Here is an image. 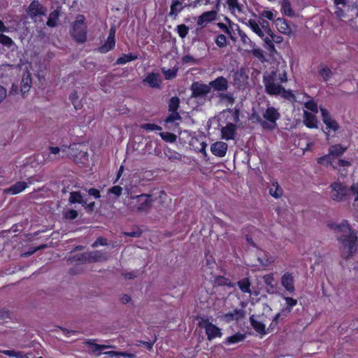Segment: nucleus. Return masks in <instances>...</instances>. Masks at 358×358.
Returning a JSON list of instances; mask_svg holds the SVG:
<instances>
[{"label": "nucleus", "mask_w": 358, "mask_h": 358, "mask_svg": "<svg viewBox=\"0 0 358 358\" xmlns=\"http://www.w3.org/2000/svg\"><path fill=\"white\" fill-rule=\"evenodd\" d=\"M287 81L285 70L275 69L271 72H266L263 76L264 92L269 96H280L281 98L291 102L296 101V96L289 89L286 90L282 83Z\"/></svg>", "instance_id": "1"}, {"label": "nucleus", "mask_w": 358, "mask_h": 358, "mask_svg": "<svg viewBox=\"0 0 358 358\" xmlns=\"http://www.w3.org/2000/svg\"><path fill=\"white\" fill-rule=\"evenodd\" d=\"M328 227L334 231L342 234L338 238L343 248L341 257L345 260L351 258L358 248L357 232L350 227L346 220H343L340 224L329 223Z\"/></svg>", "instance_id": "2"}, {"label": "nucleus", "mask_w": 358, "mask_h": 358, "mask_svg": "<svg viewBox=\"0 0 358 358\" xmlns=\"http://www.w3.org/2000/svg\"><path fill=\"white\" fill-rule=\"evenodd\" d=\"M155 199L150 194L131 195L129 207L132 212L147 215L150 213Z\"/></svg>", "instance_id": "3"}, {"label": "nucleus", "mask_w": 358, "mask_h": 358, "mask_svg": "<svg viewBox=\"0 0 358 358\" xmlns=\"http://www.w3.org/2000/svg\"><path fill=\"white\" fill-rule=\"evenodd\" d=\"M263 118L257 115L256 120L261 127L266 130H273L277 127V121L280 118V113L278 109L273 106H268L264 112Z\"/></svg>", "instance_id": "4"}, {"label": "nucleus", "mask_w": 358, "mask_h": 358, "mask_svg": "<svg viewBox=\"0 0 358 358\" xmlns=\"http://www.w3.org/2000/svg\"><path fill=\"white\" fill-rule=\"evenodd\" d=\"M85 17L78 15L75 22L71 24V34L73 39L79 43H84L87 38V27Z\"/></svg>", "instance_id": "5"}, {"label": "nucleus", "mask_w": 358, "mask_h": 358, "mask_svg": "<svg viewBox=\"0 0 358 358\" xmlns=\"http://www.w3.org/2000/svg\"><path fill=\"white\" fill-rule=\"evenodd\" d=\"M46 13V8L43 6L38 0L32 1L26 9V13L27 16L34 23L43 22L42 17L45 16Z\"/></svg>", "instance_id": "6"}, {"label": "nucleus", "mask_w": 358, "mask_h": 358, "mask_svg": "<svg viewBox=\"0 0 358 358\" xmlns=\"http://www.w3.org/2000/svg\"><path fill=\"white\" fill-rule=\"evenodd\" d=\"M198 326L205 329L207 339L209 341L216 338H221L222 332L220 327L212 323L208 317H202L198 323Z\"/></svg>", "instance_id": "7"}, {"label": "nucleus", "mask_w": 358, "mask_h": 358, "mask_svg": "<svg viewBox=\"0 0 358 358\" xmlns=\"http://www.w3.org/2000/svg\"><path fill=\"white\" fill-rule=\"evenodd\" d=\"M329 188L331 189V198L335 201H343L349 196V189L346 185L341 182H332Z\"/></svg>", "instance_id": "8"}, {"label": "nucleus", "mask_w": 358, "mask_h": 358, "mask_svg": "<svg viewBox=\"0 0 358 358\" xmlns=\"http://www.w3.org/2000/svg\"><path fill=\"white\" fill-rule=\"evenodd\" d=\"M320 111L322 121L326 125V130H323V132L326 136V139L329 140L330 131H337L340 127L338 123L331 117V114L326 108H321Z\"/></svg>", "instance_id": "9"}, {"label": "nucleus", "mask_w": 358, "mask_h": 358, "mask_svg": "<svg viewBox=\"0 0 358 358\" xmlns=\"http://www.w3.org/2000/svg\"><path fill=\"white\" fill-rule=\"evenodd\" d=\"M192 92L191 97L201 98L207 96L210 92L209 84H205L201 82H194L190 86Z\"/></svg>", "instance_id": "10"}, {"label": "nucleus", "mask_w": 358, "mask_h": 358, "mask_svg": "<svg viewBox=\"0 0 358 358\" xmlns=\"http://www.w3.org/2000/svg\"><path fill=\"white\" fill-rule=\"evenodd\" d=\"M294 277L292 273L287 271L282 274L280 278L281 285L285 288L287 294H292L295 292Z\"/></svg>", "instance_id": "11"}, {"label": "nucleus", "mask_w": 358, "mask_h": 358, "mask_svg": "<svg viewBox=\"0 0 358 358\" xmlns=\"http://www.w3.org/2000/svg\"><path fill=\"white\" fill-rule=\"evenodd\" d=\"M210 90L213 89L214 92H226L229 87V81L224 76H218L215 80L209 83Z\"/></svg>", "instance_id": "12"}, {"label": "nucleus", "mask_w": 358, "mask_h": 358, "mask_svg": "<svg viewBox=\"0 0 358 358\" xmlns=\"http://www.w3.org/2000/svg\"><path fill=\"white\" fill-rule=\"evenodd\" d=\"M245 316V312L244 310L241 308H235L232 311L224 314L222 316V318L226 323H230L233 321H239L244 318Z\"/></svg>", "instance_id": "13"}, {"label": "nucleus", "mask_w": 358, "mask_h": 358, "mask_svg": "<svg viewBox=\"0 0 358 358\" xmlns=\"http://www.w3.org/2000/svg\"><path fill=\"white\" fill-rule=\"evenodd\" d=\"M275 24L279 32L289 35L292 32V23L289 20L278 17L275 21Z\"/></svg>", "instance_id": "14"}, {"label": "nucleus", "mask_w": 358, "mask_h": 358, "mask_svg": "<svg viewBox=\"0 0 358 358\" xmlns=\"http://www.w3.org/2000/svg\"><path fill=\"white\" fill-rule=\"evenodd\" d=\"M237 126L231 122H229L225 127L221 129L222 138L229 141L235 138Z\"/></svg>", "instance_id": "15"}, {"label": "nucleus", "mask_w": 358, "mask_h": 358, "mask_svg": "<svg viewBox=\"0 0 358 358\" xmlns=\"http://www.w3.org/2000/svg\"><path fill=\"white\" fill-rule=\"evenodd\" d=\"M228 145L222 141H217L210 146L211 152L216 157H223L226 155Z\"/></svg>", "instance_id": "16"}, {"label": "nucleus", "mask_w": 358, "mask_h": 358, "mask_svg": "<svg viewBox=\"0 0 358 358\" xmlns=\"http://www.w3.org/2000/svg\"><path fill=\"white\" fill-rule=\"evenodd\" d=\"M217 15V13L214 10L206 11L199 16L196 23L199 26L203 27L207 23L214 21Z\"/></svg>", "instance_id": "17"}, {"label": "nucleus", "mask_w": 358, "mask_h": 358, "mask_svg": "<svg viewBox=\"0 0 358 358\" xmlns=\"http://www.w3.org/2000/svg\"><path fill=\"white\" fill-rule=\"evenodd\" d=\"M347 150V146H344L340 143L334 144L329 146L328 154L334 159L335 158L341 157Z\"/></svg>", "instance_id": "18"}, {"label": "nucleus", "mask_w": 358, "mask_h": 358, "mask_svg": "<svg viewBox=\"0 0 358 358\" xmlns=\"http://www.w3.org/2000/svg\"><path fill=\"white\" fill-rule=\"evenodd\" d=\"M266 32L268 36L264 38H263V39L268 48H274L273 43H280L282 42V38L280 36L274 34L270 28L266 29Z\"/></svg>", "instance_id": "19"}, {"label": "nucleus", "mask_w": 358, "mask_h": 358, "mask_svg": "<svg viewBox=\"0 0 358 358\" xmlns=\"http://www.w3.org/2000/svg\"><path fill=\"white\" fill-rule=\"evenodd\" d=\"M225 21L228 23V26L223 22L217 23V27H219L223 32L227 34L232 40H234V38L232 35L233 26H236V24H234L229 17H225Z\"/></svg>", "instance_id": "20"}, {"label": "nucleus", "mask_w": 358, "mask_h": 358, "mask_svg": "<svg viewBox=\"0 0 358 358\" xmlns=\"http://www.w3.org/2000/svg\"><path fill=\"white\" fill-rule=\"evenodd\" d=\"M250 322L252 328L261 335H265L268 333V329L266 330L265 325L262 322L256 320L254 315L250 317Z\"/></svg>", "instance_id": "21"}, {"label": "nucleus", "mask_w": 358, "mask_h": 358, "mask_svg": "<svg viewBox=\"0 0 358 358\" xmlns=\"http://www.w3.org/2000/svg\"><path fill=\"white\" fill-rule=\"evenodd\" d=\"M115 38L107 37L105 43L98 48L97 51L101 54H106L114 49L115 46Z\"/></svg>", "instance_id": "22"}, {"label": "nucleus", "mask_w": 358, "mask_h": 358, "mask_svg": "<svg viewBox=\"0 0 358 358\" xmlns=\"http://www.w3.org/2000/svg\"><path fill=\"white\" fill-rule=\"evenodd\" d=\"M184 8L185 6L182 5V3L179 0H172L169 15L176 17Z\"/></svg>", "instance_id": "23"}, {"label": "nucleus", "mask_w": 358, "mask_h": 358, "mask_svg": "<svg viewBox=\"0 0 358 358\" xmlns=\"http://www.w3.org/2000/svg\"><path fill=\"white\" fill-rule=\"evenodd\" d=\"M27 187V184L24 181H18L16 182L14 185L10 186L6 190V192L10 193L12 194H17L22 192Z\"/></svg>", "instance_id": "24"}, {"label": "nucleus", "mask_w": 358, "mask_h": 358, "mask_svg": "<svg viewBox=\"0 0 358 358\" xmlns=\"http://www.w3.org/2000/svg\"><path fill=\"white\" fill-rule=\"evenodd\" d=\"M304 124L310 129L317 128V120L316 116L308 112L304 113Z\"/></svg>", "instance_id": "25"}, {"label": "nucleus", "mask_w": 358, "mask_h": 358, "mask_svg": "<svg viewBox=\"0 0 358 358\" xmlns=\"http://www.w3.org/2000/svg\"><path fill=\"white\" fill-rule=\"evenodd\" d=\"M94 341L95 340H94V339H88L84 342L85 345L92 347V351L94 353L99 352V351L105 350V349L113 348V345H100V344L95 343Z\"/></svg>", "instance_id": "26"}, {"label": "nucleus", "mask_w": 358, "mask_h": 358, "mask_svg": "<svg viewBox=\"0 0 358 358\" xmlns=\"http://www.w3.org/2000/svg\"><path fill=\"white\" fill-rule=\"evenodd\" d=\"M246 338L245 334H242L240 332L236 333L235 334L227 337L224 341V344H236L240 342L243 341Z\"/></svg>", "instance_id": "27"}, {"label": "nucleus", "mask_w": 358, "mask_h": 358, "mask_svg": "<svg viewBox=\"0 0 358 358\" xmlns=\"http://www.w3.org/2000/svg\"><path fill=\"white\" fill-rule=\"evenodd\" d=\"M282 298L285 301L286 307L281 310V313L286 312L285 314H283L284 317H286L287 315L291 313L293 308L297 304V300L289 296H283Z\"/></svg>", "instance_id": "28"}, {"label": "nucleus", "mask_w": 358, "mask_h": 358, "mask_svg": "<svg viewBox=\"0 0 358 358\" xmlns=\"http://www.w3.org/2000/svg\"><path fill=\"white\" fill-rule=\"evenodd\" d=\"M31 78L29 74L24 76L21 81L20 91L23 96L29 91L31 86Z\"/></svg>", "instance_id": "29"}, {"label": "nucleus", "mask_w": 358, "mask_h": 358, "mask_svg": "<svg viewBox=\"0 0 358 358\" xmlns=\"http://www.w3.org/2000/svg\"><path fill=\"white\" fill-rule=\"evenodd\" d=\"M138 59L137 54L129 53L122 54L119 58L117 59L115 64L117 65H124L129 62H132Z\"/></svg>", "instance_id": "30"}, {"label": "nucleus", "mask_w": 358, "mask_h": 358, "mask_svg": "<svg viewBox=\"0 0 358 358\" xmlns=\"http://www.w3.org/2000/svg\"><path fill=\"white\" fill-rule=\"evenodd\" d=\"M318 73L324 82H327L334 74L332 71L328 66L323 64L320 65L318 68Z\"/></svg>", "instance_id": "31"}, {"label": "nucleus", "mask_w": 358, "mask_h": 358, "mask_svg": "<svg viewBox=\"0 0 358 358\" xmlns=\"http://www.w3.org/2000/svg\"><path fill=\"white\" fill-rule=\"evenodd\" d=\"M214 282L215 284L217 286L227 287L229 288L233 287L234 286V284L231 281L230 279L222 275L215 276Z\"/></svg>", "instance_id": "32"}, {"label": "nucleus", "mask_w": 358, "mask_h": 358, "mask_svg": "<svg viewBox=\"0 0 358 358\" xmlns=\"http://www.w3.org/2000/svg\"><path fill=\"white\" fill-rule=\"evenodd\" d=\"M59 17V11L58 10L50 12L46 22L47 26L49 27H55L57 25Z\"/></svg>", "instance_id": "33"}, {"label": "nucleus", "mask_w": 358, "mask_h": 358, "mask_svg": "<svg viewBox=\"0 0 358 358\" xmlns=\"http://www.w3.org/2000/svg\"><path fill=\"white\" fill-rule=\"evenodd\" d=\"M69 201L72 203H79L82 206H85V204H86V200L83 199V195L80 192H71Z\"/></svg>", "instance_id": "34"}, {"label": "nucleus", "mask_w": 358, "mask_h": 358, "mask_svg": "<svg viewBox=\"0 0 358 358\" xmlns=\"http://www.w3.org/2000/svg\"><path fill=\"white\" fill-rule=\"evenodd\" d=\"M145 82L148 83L149 86L154 88L159 87L158 83V74L155 73H149L144 80Z\"/></svg>", "instance_id": "35"}, {"label": "nucleus", "mask_w": 358, "mask_h": 358, "mask_svg": "<svg viewBox=\"0 0 358 358\" xmlns=\"http://www.w3.org/2000/svg\"><path fill=\"white\" fill-rule=\"evenodd\" d=\"M247 24L250 27V29L257 34L259 37L262 38H264V34L263 31L261 29V28L259 26V24L257 22H256L255 20L250 19L247 23Z\"/></svg>", "instance_id": "36"}, {"label": "nucleus", "mask_w": 358, "mask_h": 358, "mask_svg": "<svg viewBox=\"0 0 358 358\" xmlns=\"http://www.w3.org/2000/svg\"><path fill=\"white\" fill-rule=\"evenodd\" d=\"M238 286L239 289L241 290L243 293H251L250 289V282L248 278H243L242 280H239L238 282Z\"/></svg>", "instance_id": "37"}, {"label": "nucleus", "mask_w": 358, "mask_h": 358, "mask_svg": "<svg viewBox=\"0 0 358 358\" xmlns=\"http://www.w3.org/2000/svg\"><path fill=\"white\" fill-rule=\"evenodd\" d=\"M269 194L274 198H280L282 194V190L279 186L278 182L272 183V186L269 189Z\"/></svg>", "instance_id": "38"}, {"label": "nucleus", "mask_w": 358, "mask_h": 358, "mask_svg": "<svg viewBox=\"0 0 358 358\" xmlns=\"http://www.w3.org/2000/svg\"><path fill=\"white\" fill-rule=\"evenodd\" d=\"M162 71L166 80H171L177 76L178 68L175 66L172 69H165L163 68Z\"/></svg>", "instance_id": "39"}, {"label": "nucleus", "mask_w": 358, "mask_h": 358, "mask_svg": "<svg viewBox=\"0 0 358 358\" xmlns=\"http://www.w3.org/2000/svg\"><path fill=\"white\" fill-rule=\"evenodd\" d=\"M282 9L285 15L292 17L294 15V12L292 8L291 3L289 0H282Z\"/></svg>", "instance_id": "40"}, {"label": "nucleus", "mask_w": 358, "mask_h": 358, "mask_svg": "<svg viewBox=\"0 0 358 358\" xmlns=\"http://www.w3.org/2000/svg\"><path fill=\"white\" fill-rule=\"evenodd\" d=\"M282 313H283L280 312V313H278L277 314L275 315L269 327H268V332L271 333L273 331H274L275 329H278L279 320L283 319V317H281V315Z\"/></svg>", "instance_id": "41"}, {"label": "nucleus", "mask_w": 358, "mask_h": 358, "mask_svg": "<svg viewBox=\"0 0 358 358\" xmlns=\"http://www.w3.org/2000/svg\"><path fill=\"white\" fill-rule=\"evenodd\" d=\"M180 106V99L178 96H173L169 101V111L178 112Z\"/></svg>", "instance_id": "42"}, {"label": "nucleus", "mask_w": 358, "mask_h": 358, "mask_svg": "<svg viewBox=\"0 0 358 358\" xmlns=\"http://www.w3.org/2000/svg\"><path fill=\"white\" fill-rule=\"evenodd\" d=\"M227 3L231 12L235 10H237L238 13L243 12V6L238 3V0H227Z\"/></svg>", "instance_id": "43"}, {"label": "nucleus", "mask_w": 358, "mask_h": 358, "mask_svg": "<svg viewBox=\"0 0 358 358\" xmlns=\"http://www.w3.org/2000/svg\"><path fill=\"white\" fill-rule=\"evenodd\" d=\"M159 135L160 136L162 140L168 143H174L176 141L177 139V136L176 134L169 131L160 132Z\"/></svg>", "instance_id": "44"}, {"label": "nucleus", "mask_w": 358, "mask_h": 358, "mask_svg": "<svg viewBox=\"0 0 358 358\" xmlns=\"http://www.w3.org/2000/svg\"><path fill=\"white\" fill-rule=\"evenodd\" d=\"M334 159L330 157L329 154L325 155L324 156L320 157L317 159V162L319 164L328 166H332L334 168H335L332 164V160Z\"/></svg>", "instance_id": "45"}, {"label": "nucleus", "mask_w": 358, "mask_h": 358, "mask_svg": "<svg viewBox=\"0 0 358 358\" xmlns=\"http://www.w3.org/2000/svg\"><path fill=\"white\" fill-rule=\"evenodd\" d=\"M103 354L108 355L110 357H118V356L123 357L124 358H133L134 357L133 354L128 353L126 352H117V351L112 350V351L105 352Z\"/></svg>", "instance_id": "46"}, {"label": "nucleus", "mask_w": 358, "mask_h": 358, "mask_svg": "<svg viewBox=\"0 0 358 358\" xmlns=\"http://www.w3.org/2000/svg\"><path fill=\"white\" fill-rule=\"evenodd\" d=\"M69 99L73 105L76 110L81 108L82 105L78 101V95L76 90H73L69 95Z\"/></svg>", "instance_id": "47"}, {"label": "nucleus", "mask_w": 358, "mask_h": 358, "mask_svg": "<svg viewBox=\"0 0 358 358\" xmlns=\"http://www.w3.org/2000/svg\"><path fill=\"white\" fill-rule=\"evenodd\" d=\"M176 31L178 36L181 38H185L189 32V27L186 26L185 24H181L177 26Z\"/></svg>", "instance_id": "48"}, {"label": "nucleus", "mask_w": 358, "mask_h": 358, "mask_svg": "<svg viewBox=\"0 0 358 358\" xmlns=\"http://www.w3.org/2000/svg\"><path fill=\"white\" fill-rule=\"evenodd\" d=\"M215 43L219 48H224L227 44V38L224 34H220L216 36Z\"/></svg>", "instance_id": "49"}, {"label": "nucleus", "mask_w": 358, "mask_h": 358, "mask_svg": "<svg viewBox=\"0 0 358 358\" xmlns=\"http://www.w3.org/2000/svg\"><path fill=\"white\" fill-rule=\"evenodd\" d=\"M78 213L77 210L69 209L63 213V217L65 220H73L78 217Z\"/></svg>", "instance_id": "50"}, {"label": "nucleus", "mask_w": 358, "mask_h": 358, "mask_svg": "<svg viewBox=\"0 0 358 358\" xmlns=\"http://www.w3.org/2000/svg\"><path fill=\"white\" fill-rule=\"evenodd\" d=\"M0 43L8 48H10L14 42L11 38L3 34H0Z\"/></svg>", "instance_id": "51"}, {"label": "nucleus", "mask_w": 358, "mask_h": 358, "mask_svg": "<svg viewBox=\"0 0 358 358\" xmlns=\"http://www.w3.org/2000/svg\"><path fill=\"white\" fill-rule=\"evenodd\" d=\"M78 145L77 143H71L69 145H62L60 149L62 152L68 150V152H69V155L76 156L74 150H78Z\"/></svg>", "instance_id": "52"}, {"label": "nucleus", "mask_w": 358, "mask_h": 358, "mask_svg": "<svg viewBox=\"0 0 358 358\" xmlns=\"http://www.w3.org/2000/svg\"><path fill=\"white\" fill-rule=\"evenodd\" d=\"M181 120V116L178 112H171V113L166 117V123H173L176 120Z\"/></svg>", "instance_id": "53"}, {"label": "nucleus", "mask_w": 358, "mask_h": 358, "mask_svg": "<svg viewBox=\"0 0 358 358\" xmlns=\"http://www.w3.org/2000/svg\"><path fill=\"white\" fill-rule=\"evenodd\" d=\"M141 128L146 131H161L162 127L153 123H145L142 124Z\"/></svg>", "instance_id": "54"}, {"label": "nucleus", "mask_w": 358, "mask_h": 358, "mask_svg": "<svg viewBox=\"0 0 358 358\" xmlns=\"http://www.w3.org/2000/svg\"><path fill=\"white\" fill-rule=\"evenodd\" d=\"M182 62L183 64H198V59H195L193 56H192L190 55H184L182 57Z\"/></svg>", "instance_id": "55"}, {"label": "nucleus", "mask_w": 358, "mask_h": 358, "mask_svg": "<svg viewBox=\"0 0 358 358\" xmlns=\"http://www.w3.org/2000/svg\"><path fill=\"white\" fill-rule=\"evenodd\" d=\"M305 107L312 112L317 113L318 108L317 103L313 100H309L305 103Z\"/></svg>", "instance_id": "56"}, {"label": "nucleus", "mask_w": 358, "mask_h": 358, "mask_svg": "<svg viewBox=\"0 0 358 358\" xmlns=\"http://www.w3.org/2000/svg\"><path fill=\"white\" fill-rule=\"evenodd\" d=\"M236 27H237L238 34H239V36L241 37V40L242 41V42L243 43H248V41H250V38L248 37V36L245 34V33L240 29V27L238 24H236Z\"/></svg>", "instance_id": "57"}, {"label": "nucleus", "mask_w": 358, "mask_h": 358, "mask_svg": "<svg viewBox=\"0 0 358 358\" xmlns=\"http://www.w3.org/2000/svg\"><path fill=\"white\" fill-rule=\"evenodd\" d=\"M108 192L111 194H115L117 196H120L122 192V188L119 185H115L109 189Z\"/></svg>", "instance_id": "58"}, {"label": "nucleus", "mask_w": 358, "mask_h": 358, "mask_svg": "<svg viewBox=\"0 0 358 358\" xmlns=\"http://www.w3.org/2000/svg\"><path fill=\"white\" fill-rule=\"evenodd\" d=\"M89 195L94 196L95 199L101 197L100 191L96 188L92 187L88 189H85Z\"/></svg>", "instance_id": "59"}, {"label": "nucleus", "mask_w": 358, "mask_h": 358, "mask_svg": "<svg viewBox=\"0 0 358 358\" xmlns=\"http://www.w3.org/2000/svg\"><path fill=\"white\" fill-rule=\"evenodd\" d=\"M218 96L222 99L226 100L230 103H233L234 102V99L231 94L220 93Z\"/></svg>", "instance_id": "60"}, {"label": "nucleus", "mask_w": 358, "mask_h": 358, "mask_svg": "<svg viewBox=\"0 0 358 358\" xmlns=\"http://www.w3.org/2000/svg\"><path fill=\"white\" fill-rule=\"evenodd\" d=\"M334 13H335L336 17H338V18H339L340 20H342L346 16L344 10L341 8L338 7V6H336V9Z\"/></svg>", "instance_id": "61"}, {"label": "nucleus", "mask_w": 358, "mask_h": 358, "mask_svg": "<svg viewBox=\"0 0 358 358\" xmlns=\"http://www.w3.org/2000/svg\"><path fill=\"white\" fill-rule=\"evenodd\" d=\"M141 234H142V231L141 229H137L136 231H129V232H125L124 233V235L126 236L136 237V238L140 237L141 236Z\"/></svg>", "instance_id": "62"}, {"label": "nucleus", "mask_w": 358, "mask_h": 358, "mask_svg": "<svg viewBox=\"0 0 358 358\" xmlns=\"http://www.w3.org/2000/svg\"><path fill=\"white\" fill-rule=\"evenodd\" d=\"M350 189L355 196V201H358V183L351 185Z\"/></svg>", "instance_id": "63"}, {"label": "nucleus", "mask_w": 358, "mask_h": 358, "mask_svg": "<svg viewBox=\"0 0 358 358\" xmlns=\"http://www.w3.org/2000/svg\"><path fill=\"white\" fill-rule=\"evenodd\" d=\"M107 245L106 239L105 238H103V237H99L95 241V242L93 243L92 246L93 247H96L98 245L104 246V245Z\"/></svg>", "instance_id": "64"}]
</instances>
